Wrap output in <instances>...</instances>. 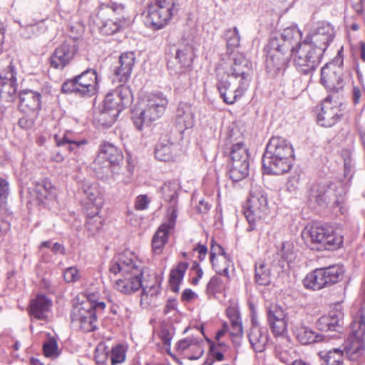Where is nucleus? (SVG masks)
<instances>
[{"label": "nucleus", "instance_id": "nucleus-7", "mask_svg": "<svg viewBox=\"0 0 365 365\" xmlns=\"http://www.w3.org/2000/svg\"><path fill=\"white\" fill-rule=\"evenodd\" d=\"M269 213L267 197L264 190L259 186H252L247 200V209L245 212L249 222L247 231H252L255 228L257 222L264 220Z\"/></svg>", "mask_w": 365, "mask_h": 365}, {"label": "nucleus", "instance_id": "nucleus-3", "mask_svg": "<svg viewBox=\"0 0 365 365\" xmlns=\"http://www.w3.org/2000/svg\"><path fill=\"white\" fill-rule=\"evenodd\" d=\"M294 158L292 144L285 138L272 137L262 157V166L267 173L281 175L291 168Z\"/></svg>", "mask_w": 365, "mask_h": 365}, {"label": "nucleus", "instance_id": "nucleus-21", "mask_svg": "<svg viewBox=\"0 0 365 365\" xmlns=\"http://www.w3.org/2000/svg\"><path fill=\"white\" fill-rule=\"evenodd\" d=\"M170 209L171 215L168 217L167 222L159 227L152 240L153 250L157 255L161 253L168 241L170 231L173 228L175 224L177 218L176 210L174 207H170Z\"/></svg>", "mask_w": 365, "mask_h": 365}, {"label": "nucleus", "instance_id": "nucleus-43", "mask_svg": "<svg viewBox=\"0 0 365 365\" xmlns=\"http://www.w3.org/2000/svg\"><path fill=\"white\" fill-rule=\"evenodd\" d=\"M0 66H3L0 69V83H16V72L12 63L7 60L1 62Z\"/></svg>", "mask_w": 365, "mask_h": 365}, {"label": "nucleus", "instance_id": "nucleus-11", "mask_svg": "<svg viewBox=\"0 0 365 365\" xmlns=\"http://www.w3.org/2000/svg\"><path fill=\"white\" fill-rule=\"evenodd\" d=\"M176 11L175 0H155L149 6L147 22L156 29H161L168 24Z\"/></svg>", "mask_w": 365, "mask_h": 365}, {"label": "nucleus", "instance_id": "nucleus-59", "mask_svg": "<svg viewBox=\"0 0 365 365\" xmlns=\"http://www.w3.org/2000/svg\"><path fill=\"white\" fill-rule=\"evenodd\" d=\"M150 203L148 197L145 195H140L138 196L135 202V207L138 210H143L148 208Z\"/></svg>", "mask_w": 365, "mask_h": 365}, {"label": "nucleus", "instance_id": "nucleus-41", "mask_svg": "<svg viewBox=\"0 0 365 365\" xmlns=\"http://www.w3.org/2000/svg\"><path fill=\"white\" fill-rule=\"evenodd\" d=\"M175 146L167 142L165 143H159L155 148V158L160 161L168 162L173 160L175 158Z\"/></svg>", "mask_w": 365, "mask_h": 365}, {"label": "nucleus", "instance_id": "nucleus-24", "mask_svg": "<svg viewBox=\"0 0 365 365\" xmlns=\"http://www.w3.org/2000/svg\"><path fill=\"white\" fill-rule=\"evenodd\" d=\"M287 314L284 309L276 304H271L267 307V319L273 334L282 335L287 329Z\"/></svg>", "mask_w": 365, "mask_h": 365}, {"label": "nucleus", "instance_id": "nucleus-33", "mask_svg": "<svg viewBox=\"0 0 365 365\" xmlns=\"http://www.w3.org/2000/svg\"><path fill=\"white\" fill-rule=\"evenodd\" d=\"M344 314L341 311L331 312L329 315L321 317L317 321V327L322 331H334L341 325Z\"/></svg>", "mask_w": 365, "mask_h": 365}, {"label": "nucleus", "instance_id": "nucleus-16", "mask_svg": "<svg viewBox=\"0 0 365 365\" xmlns=\"http://www.w3.org/2000/svg\"><path fill=\"white\" fill-rule=\"evenodd\" d=\"M77 51L76 41L71 38L66 40L51 56V66L54 68L63 69L73 59Z\"/></svg>", "mask_w": 365, "mask_h": 365}, {"label": "nucleus", "instance_id": "nucleus-44", "mask_svg": "<svg viewBox=\"0 0 365 365\" xmlns=\"http://www.w3.org/2000/svg\"><path fill=\"white\" fill-rule=\"evenodd\" d=\"M255 280L260 285H267L271 282V274L268 265L259 262L255 267Z\"/></svg>", "mask_w": 365, "mask_h": 365}, {"label": "nucleus", "instance_id": "nucleus-34", "mask_svg": "<svg viewBox=\"0 0 365 365\" xmlns=\"http://www.w3.org/2000/svg\"><path fill=\"white\" fill-rule=\"evenodd\" d=\"M30 194L35 196L38 202L43 203L47 199L54 197L53 187L51 182L42 180L35 185Z\"/></svg>", "mask_w": 365, "mask_h": 365}, {"label": "nucleus", "instance_id": "nucleus-48", "mask_svg": "<svg viewBox=\"0 0 365 365\" xmlns=\"http://www.w3.org/2000/svg\"><path fill=\"white\" fill-rule=\"evenodd\" d=\"M125 347L121 344H118L112 348L110 352V361L112 365L120 364L125 359Z\"/></svg>", "mask_w": 365, "mask_h": 365}, {"label": "nucleus", "instance_id": "nucleus-31", "mask_svg": "<svg viewBox=\"0 0 365 365\" xmlns=\"http://www.w3.org/2000/svg\"><path fill=\"white\" fill-rule=\"evenodd\" d=\"M174 61H169L168 66L176 72H183L191 66L192 51L190 47L183 46L177 50Z\"/></svg>", "mask_w": 365, "mask_h": 365}, {"label": "nucleus", "instance_id": "nucleus-23", "mask_svg": "<svg viewBox=\"0 0 365 365\" xmlns=\"http://www.w3.org/2000/svg\"><path fill=\"white\" fill-rule=\"evenodd\" d=\"M135 54L126 52L119 57L118 65L115 68L113 81L125 85L128 81L135 63Z\"/></svg>", "mask_w": 365, "mask_h": 365}, {"label": "nucleus", "instance_id": "nucleus-53", "mask_svg": "<svg viewBox=\"0 0 365 365\" xmlns=\"http://www.w3.org/2000/svg\"><path fill=\"white\" fill-rule=\"evenodd\" d=\"M157 336L163 344L162 349L169 352L170 349V342L173 338L172 334L167 329L162 328L157 334Z\"/></svg>", "mask_w": 365, "mask_h": 365}, {"label": "nucleus", "instance_id": "nucleus-17", "mask_svg": "<svg viewBox=\"0 0 365 365\" xmlns=\"http://www.w3.org/2000/svg\"><path fill=\"white\" fill-rule=\"evenodd\" d=\"M321 83L327 90L341 91L345 84L341 68L334 63L326 64L321 71Z\"/></svg>", "mask_w": 365, "mask_h": 365}, {"label": "nucleus", "instance_id": "nucleus-5", "mask_svg": "<svg viewBox=\"0 0 365 365\" xmlns=\"http://www.w3.org/2000/svg\"><path fill=\"white\" fill-rule=\"evenodd\" d=\"M168 100L162 93L148 94L141 102L139 110L133 113V123L138 130L159 119L164 113Z\"/></svg>", "mask_w": 365, "mask_h": 365}, {"label": "nucleus", "instance_id": "nucleus-58", "mask_svg": "<svg viewBox=\"0 0 365 365\" xmlns=\"http://www.w3.org/2000/svg\"><path fill=\"white\" fill-rule=\"evenodd\" d=\"M282 257L287 260H291L293 256V245L290 242H284L281 246Z\"/></svg>", "mask_w": 365, "mask_h": 365}, {"label": "nucleus", "instance_id": "nucleus-54", "mask_svg": "<svg viewBox=\"0 0 365 365\" xmlns=\"http://www.w3.org/2000/svg\"><path fill=\"white\" fill-rule=\"evenodd\" d=\"M9 192V182L0 178V211L4 207Z\"/></svg>", "mask_w": 365, "mask_h": 365}, {"label": "nucleus", "instance_id": "nucleus-15", "mask_svg": "<svg viewBox=\"0 0 365 365\" xmlns=\"http://www.w3.org/2000/svg\"><path fill=\"white\" fill-rule=\"evenodd\" d=\"M335 36L334 27L328 22L319 23L309 32L304 41L312 43L317 51L323 54Z\"/></svg>", "mask_w": 365, "mask_h": 365}, {"label": "nucleus", "instance_id": "nucleus-64", "mask_svg": "<svg viewBox=\"0 0 365 365\" xmlns=\"http://www.w3.org/2000/svg\"><path fill=\"white\" fill-rule=\"evenodd\" d=\"M363 91L359 87H354L352 91L353 102L354 104H358L360 98L362 96Z\"/></svg>", "mask_w": 365, "mask_h": 365}, {"label": "nucleus", "instance_id": "nucleus-6", "mask_svg": "<svg viewBox=\"0 0 365 365\" xmlns=\"http://www.w3.org/2000/svg\"><path fill=\"white\" fill-rule=\"evenodd\" d=\"M302 237L308 245H317L318 249L335 250L339 248L343 237L332 227L318 224L307 225L302 232Z\"/></svg>", "mask_w": 365, "mask_h": 365}, {"label": "nucleus", "instance_id": "nucleus-42", "mask_svg": "<svg viewBox=\"0 0 365 365\" xmlns=\"http://www.w3.org/2000/svg\"><path fill=\"white\" fill-rule=\"evenodd\" d=\"M190 347H193L197 350L196 356H187L189 359L195 360L199 359L203 353L202 348L199 344V341L197 339L194 337H188L187 339L180 340L178 344V349L180 351H185Z\"/></svg>", "mask_w": 365, "mask_h": 365}, {"label": "nucleus", "instance_id": "nucleus-1", "mask_svg": "<svg viewBox=\"0 0 365 365\" xmlns=\"http://www.w3.org/2000/svg\"><path fill=\"white\" fill-rule=\"evenodd\" d=\"M143 263L131 252L125 251L110 263V273L119 278L114 284L115 289L125 294H131L142 287Z\"/></svg>", "mask_w": 365, "mask_h": 365}, {"label": "nucleus", "instance_id": "nucleus-56", "mask_svg": "<svg viewBox=\"0 0 365 365\" xmlns=\"http://www.w3.org/2000/svg\"><path fill=\"white\" fill-rule=\"evenodd\" d=\"M64 280L68 283L77 282L81 278V274L78 269L75 267H71L63 272Z\"/></svg>", "mask_w": 365, "mask_h": 365}, {"label": "nucleus", "instance_id": "nucleus-4", "mask_svg": "<svg viewBox=\"0 0 365 365\" xmlns=\"http://www.w3.org/2000/svg\"><path fill=\"white\" fill-rule=\"evenodd\" d=\"M84 297L85 299L73 305L71 316L73 325L88 332L96 328V313L103 311L106 304L98 301L96 293L86 292Z\"/></svg>", "mask_w": 365, "mask_h": 365}, {"label": "nucleus", "instance_id": "nucleus-12", "mask_svg": "<svg viewBox=\"0 0 365 365\" xmlns=\"http://www.w3.org/2000/svg\"><path fill=\"white\" fill-rule=\"evenodd\" d=\"M229 175L235 182L246 178L249 173L248 148L242 143L232 145L230 151V165Z\"/></svg>", "mask_w": 365, "mask_h": 365}, {"label": "nucleus", "instance_id": "nucleus-51", "mask_svg": "<svg viewBox=\"0 0 365 365\" xmlns=\"http://www.w3.org/2000/svg\"><path fill=\"white\" fill-rule=\"evenodd\" d=\"M93 193L86 195L88 203L93 207L96 212L99 211L103 205V199L98 189H92Z\"/></svg>", "mask_w": 365, "mask_h": 365}, {"label": "nucleus", "instance_id": "nucleus-49", "mask_svg": "<svg viewBox=\"0 0 365 365\" xmlns=\"http://www.w3.org/2000/svg\"><path fill=\"white\" fill-rule=\"evenodd\" d=\"M54 138L56 143L57 145H63L65 143L69 144V150H72L73 148L71 146L72 145H75L77 147H80L82 145H85L87 143V140H82L79 141L72 140L67 136L66 134L63 133L62 135H60L58 134H54Z\"/></svg>", "mask_w": 365, "mask_h": 365}, {"label": "nucleus", "instance_id": "nucleus-50", "mask_svg": "<svg viewBox=\"0 0 365 365\" xmlns=\"http://www.w3.org/2000/svg\"><path fill=\"white\" fill-rule=\"evenodd\" d=\"M225 36L227 39V44L229 48H233L239 46L240 37L239 31L236 27L228 29Z\"/></svg>", "mask_w": 365, "mask_h": 365}, {"label": "nucleus", "instance_id": "nucleus-37", "mask_svg": "<svg viewBox=\"0 0 365 365\" xmlns=\"http://www.w3.org/2000/svg\"><path fill=\"white\" fill-rule=\"evenodd\" d=\"M294 334L302 344H309L322 339L320 335L307 327L302 325L297 326L294 328Z\"/></svg>", "mask_w": 365, "mask_h": 365}, {"label": "nucleus", "instance_id": "nucleus-35", "mask_svg": "<svg viewBox=\"0 0 365 365\" xmlns=\"http://www.w3.org/2000/svg\"><path fill=\"white\" fill-rule=\"evenodd\" d=\"M344 350L339 348H332L329 351H322L319 353L322 365H343Z\"/></svg>", "mask_w": 365, "mask_h": 365}, {"label": "nucleus", "instance_id": "nucleus-60", "mask_svg": "<svg viewBox=\"0 0 365 365\" xmlns=\"http://www.w3.org/2000/svg\"><path fill=\"white\" fill-rule=\"evenodd\" d=\"M38 24L29 25L24 29L22 35L26 38H30L38 34Z\"/></svg>", "mask_w": 365, "mask_h": 365}, {"label": "nucleus", "instance_id": "nucleus-27", "mask_svg": "<svg viewBox=\"0 0 365 365\" xmlns=\"http://www.w3.org/2000/svg\"><path fill=\"white\" fill-rule=\"evenodd\" d=\"M249 341L255 352H263L269 343V333L265 327H259L255 322L248 334Z\"/></svg>", "mask_w": 365, "mask_h": 365}, {"label": "nucleus", "instance_id": "nucleus-32", "mask_svg": "<svg viewBox=\"0 0 365 365\" xmlns=\"http://www.w3.org/2000/svg\"><path fill=\"white\" fill-rule=\"evenodd\" d=\"M51 305V300L45 295H38L31 302L30 314L37 319H46Z\"/></svg>", "mask_w": 365, "mask_h": 365}, {"label": "nucleus", "instance_id": "nucleus-9", "mask_svg": "<svg viewBox=\"0 0 365 365\" xmlns=\"http://www.w3.org/2000/svg\"><path fill=\"white\" fill-rule=\"evenodd\" d=\"M97 86L98 77L96 71L88 69L72 79L66 81L61 89L63 93L88 97L96 93Z\"/></svg>", "mask_w": 365, "mask_h": 365}, {"label": "nucleus", "instance_id": "nucleus-39", "mask_svg": "<svg viewBox=\"0 0 365 365\" xmlns=\"http://www.w3.org/2000/svg\"><path fill=\"white\" fill-rule=\"evenodd\" d=\"M187 268L188 263L182 262L178 263L177 267L170 271L169 282L170 289L173 292H176L178 291L179 285L182 281Z\"/></svg>", "mask_w": 365, "mask_h": 365}, {"label": "nucleus", "instance_id": "nucleus-20", "mask_svg": "<svg viewBox=\"0 0 365 365\" xmlns=\"http://www.w3.org/2000/svg\"><path fill=\"white\" fill-rule=\"evenodd\" d=\"M131 92L125 85H120L114 91L108 93L101 106L106 109L116 108L120 111L130 102Z\"/></svg>", "mask_w": 365, "mask_h": 365}, {"label": "nucleus", "instance_id": "nucleus-47", "mask_svg": "<svg viewBox=\"0 0 365 365\" xmlns=\"http://www.w3.org/2000/svg\"><path fill=\"white\" fill-rule=\"evenodd\" d=\"M43 354L48 358L55 359L60 354L56 340L53 338H48L43 346Z\"/></svg>", "mask_w": 365, "mask_h": 365}, {"label": "nucleus", "instance_id": "nucleus-26", "mask_svg": "<svg viewBox=\"0 0 365 365\" xmlns=\"http://www.w3.org/2000/svg\"><path fill=\"white\" fill-rule=\"evenodd\" d=\"M335 187V185H329L327 182L314 184L309 190V199L319 205L327 204L332 201L333 197L336 195Z\"/></svg>", "mask_w": 365, "mask_h": 365}, {"label": "nucleus", "instance_id": "nucleus-38", "mask_svg": "<svg viewBox=\"0 0 365 365\" xmlns=\"http://www.w3.org/2000/svg\"><path fill=\"white\" fill-rule=\"evenodd\" d=\"M119 113L118 110L116 108L110 110L101 106L99 113L96 115L95 119L100 125H102L103 128H109L115 121Z\"/></svg>", "mask_w": 365, "mask_h": 365}, {"label": "nucleus", "instance_id": "nucleus-10", "mask_svg": "<svg viewBox=\"0 0 365 365\" xmlns=\"http://www.w3.org/2000/svg\"><path fill=\"white\" fill-rule=\"evenodd\" d=\"M291 55L294 56L296 67L304 73H308L315 69L323 54L320 49L317 51L312 43L303 41Z\"/></svg>", "mask_w": 365, "mask_h": 365}, {"label": "nucleus", "instance_id": "nucleus-63", "mask_svg": "<svg viewBox=\"0 0 365 365\" xmlns=\"http://www.w3.org/2000/svg\"><path fill=\"white\" fill-rule=\"evenodd\" d=\"M197 297V295L190 289H186L183 291L182 294V299L184 301H190Z\"/></svg>", "mask_w": 365, "mask_h": 365}, {"label": "nucleus", "instance_id": "nucleus-36", "mask_svg": "<svg viewBox=\"0 0 365 365\" xmlns=\"http://www.w3.org/2000/svg\"><path fill=\"white\" fill-rule=\"evenodd\" d=\"M179 184L175 181L165 182L161 187V192L164 199L171 203L168 208V217L171 215V209L170 210V207H174L176 212L178 211L176 198L178 197V190H179ZM176 215H178L177 213Z\"/></svg>", "mask_w": 365, "mask_h": 365}, {"label": "nucleus", "instance_id": "nucleus-52", "mask_svg": "<svg viewBox=\"0 0 365 365\" xmlns=\"http://www.w3.org/2000/svg\"><path fill=\"white\" fill-rule=\"evenodd\" d=\"M98 9H109L108 16L110 17H112L113 15H118L119 16L118 18H125L123 15L125 6L122 4L111 2L107 6H101Z\"/></svg>", "mask_w": 365, "mask_h": 365}, {"label": "nucleus", "instance_id": "nucleus-8", "mask_svg": "<svg viewBox=\"0 0 365 365\" xmlns=\"http://www.w3.org/2000/svg\"><path fill=\"white\" fill-rule=\"evenodd\" d=\"M344 273V267L339 264L316 269L306 275L303 285L309 289L319 290L341 281Z\"/></svg>", "mask_w": 365, "mask_h": 365}, {"label": "nucleus", "instance_id": "nucleus-13", "mask_svg": "<svg viewBox=\"0 0 365 365\" xmlns=\"http://www.w3.org/2000/svg\"><path fill=\"white\" fill-rule=\"evenodd\" d=\"M217 72L220 73V76H225L226 78L237 81L242 85L250 86L252 75L251 68L248 61L242 55H236L229 66L220 67Z\"/></svg>", "mask_w": 365, "mask_h": 365}, {"label": "nucleus", "instance_id": "nucleus-2", "mask_svg": "<svg viewBox=\"0 0 365 365\" xmlns=\"http://www.w3.org/2000/svg\"><path fill=\"white\" fill-rule=\"evenodd\" d=\"M302 32L295 25L283 29L279 36L270 39L267 46L266 68L269 72H278L287 66L291 52L299 46Z\"/></svg>", "mask_w": 365, "mask_h": 365}, {"label": "nucleus", "instance_id": "nucleus-45", "mask_svg": "<svg viewBox=\"0 0 365 365\" xmlns=\"http://www.w3.org/2000/svg\"><path fill=\"white\" fill-rule=\"evenodd\" d=\"M99 211L93 210L88 214V218L86 222V228L91 235H94L98 232L102 227V218L98 215Z\"/></svg>", "mask_w": 365, "mask_h": 365}, {"label": "nucleus", "instance_id": "nucleus-40", "mask_svg": "<svg viewBox=\"0 0 365 365\" xmlns=\"http://www.w3.org/2000/svg\"><path fill=\"white\" fill-rule=\"evenodd\" d=\"M0 105L6 106L16 98V83H0Z\"/></svg>", "mask_w": 365, "mask_h": 365}, {"label": "nucleus", "instance_id": "nucleus-57", "mask_svg": "<svg viewBox=\"0 0 365 365\" xmlns=\"http://www.w3.org/2000/svg\"><path fill=\"white\" fill-rule=\"evenodd\" d=\"M230 332L232 336H241L243 334V327L241 319L230 321Z\"/></svg>", "mask_w": 365, "mask_h": 365}, {"label": "nucleus", "instance_id": "nucleus-14", "mask_svg": "<svg viewBox=\"0 0 365 365\" xmlns=\"http://www.w3.org/2000/svg\"><path fill=\"white\" fill-rule=\"evenodd\" d=\"M109 9H98L90 18V25L105 35H111L118 31L125 24V18H111Z\"/></svg>", "mask_w": 365, "mask_h": 365}, {"label": "nucleus", "instance_id": "nucleus-62", "mask_svg": "<svg viewBox=\"0 0 365 365\" xmlns=\"http://www.w3.org/2000/svg\"><path fill=\"white\" fill-rule=\"evenodd\" d=\"M226 312L230 321L237 320L240 319L238 310L234 306L227 307Z\"/></svg>", "mask_w": 365, "mask_h": 365}, {"label": "nucleus", "instance_id": "nucleus-46", "mask_svg": "<svg viewBox=\"0 0 365 365\" xmlns=\"http://www.w3.org/2000/svg\"><path fill=\"white\" fill-rule=\"evenodd\" d=\"M143 294L141 296V303L144 302L147 304L153 302V298L156 297L160 292V283L155 280L151 285H145L143 287Z\"/></svg>", "mask_w": 365, "mask_h": 365}, {"label": "nucleus", "instance_id": "nucleus-18", "mask_svg": "<svg viewBox=\"0 0 365 365\" xmlns=\"http://www.w3.org/2000/svg\"><path fill=\"white\" fill-rule=\"evenodd\" d=\"M218 81L217 87L225 103L227 104H233L238 98H240L248 88L249 86L242 84L237 82L238 86L234 88L232 87L233 82L231 79L226 78L225 76H220V73H217Z\"/></svg>", "mask_w": 365, "mask_h": 365}, {"label": "nucleus", "instance_id": "nucleus-19", "mask_svg": "<svg viewBox=\"0 0 365 365\" xmlns=\"http://www.w3.org/2000/svg\"><path fill=\"white\" fill-rule=\"evenodd\" d=\"M342 349L349 360L358 361L365 352L364 330L352 331Z\"/></svg>", "mask_w": 365, "mask_h": 365}, {"label": "nucleus", "instance_id": "nucleus-55", "mask_svg": "<svg viewBox=\"0 0 365 365\" xmlns=\"http://www.w3.org/2000/svg\"><path fill=\"white\" fill-rule=\"evenodd\" d=\"M25 115L21 117L19 120V124L21 128L24 129H31L34 125L35 120L37 118L38 113H24Z\"/></svg>", "mask_w": 365, "mask_h": 365}, {"label": "nucleus", "instance_id": "nucleus-28", "mask_svg": "<svg viewBox=\"0 0 365 365\" xmlns=\"http://www.w3.org/2000/svg\"><path fill=\"white\" fill-rule=\"evenodd\" d=\"M175 121L181 131L192 128L195 123V108L187 103H180L176 110Z\"/></svg>", "mask_w": 365, "mask_h": 365}, {"label": "nucleus", "instance_id": "nucleus-30", "mask_svg": "<svg viewBox=\"0 0 365 365\" xmlns=\"http://www.w3.org/2000/svg\"><path fill=\"white\" fill-rule=\"evenodd\" d=\"M19 110L24 113H36L40 109L41 95L31 90L23 91L19 94Z\"/></svg>", "mask_w": 365, "mask_h": 365}, {"label": "nucleus", "instance_id": "nucleus-29", "mask_svg": "<svg viewBox=\"0 0 365 365\" xmlns=\"http://www.w3.org/2000/svg\"><path fill=\"white\" fill-rule=\"evenodd\" d=\"M210 260L217 274L229 277L228 268L230 265V261L225 255L223 248L219 245H212Z\"/></svg>", "mask_w": 365, "mask_h": 365}, {"label": "nucleus", "instance_id": "nucleus-61", "mask_svg": "<svg viewBox=\"0 0 365 365\" xmlns=\"http://www.w3.org/2000/svg\"><path fill=\"white\" fill-rule=\"evenodd\" d=\"M192 271L195 272V274H196V277H194L192 279V284L193 285H197L200 279L202 278L203 275V271L200 267L199 264L195 262L193 264L192 267Z\"/></svg>", "mask_w": 365, "mask_h": 365}, {"label": "nucleus", "instance_id": "nucleus-22", "mask_svg": "<svg viewBox=\"0 0 365 365\" xmlns=\"http://www.w3.org/2000/svg\"><path fill=\"white\" fill-rule=\"evenodd\" d=\"M341 115V110L336 102L327 97L321 104V108L317 113V122L323 127H331L336 123Z\"/></svg>", "mask_w": 365, "mask_h": 365}, {"label": "nucleus", "instance_id": "nucleus-25", "mask_svg": "<svg viewBox=\"0 0 365 365\" xmlns=\"http://www.w3.org/2000/svg\"><path fill=\"white\" fill-rule=\"evenodd\" d=\"M121 158L120 151L114 145L104 142L101 144L100 153L93 163L98 168H108L111 164L118 163Z\"/></svg>", "mask_w": 365, "mask_h": 365}]
</instances>
